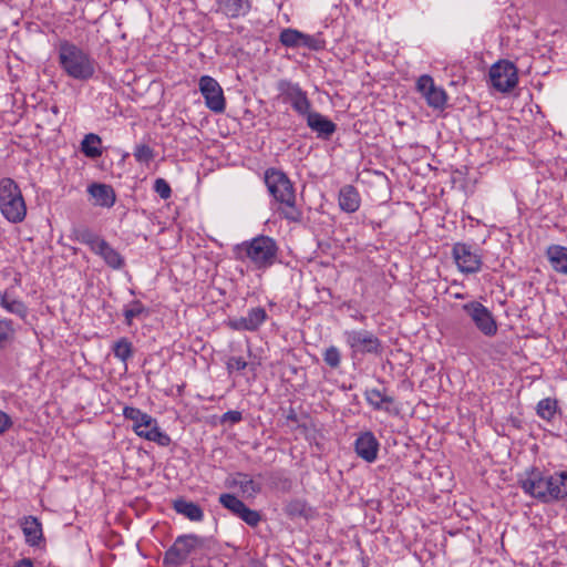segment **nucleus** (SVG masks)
Masks as SVG:
<instances>
[{"label":"nucleus","mask_w":567,"mask_h":567,"mask_svg":"<svg viewBox=\"0 0 567 567\" xmlns=\"http://www.w3.org/2000/svg\"><path fill=\"white\" fill-rule=\"evenodd\" d=\"M123 415L125 419L133 422V431L135 432L136 435L141 434L138 430L142 429V425L147 424V422H151L150 414L134 406H124Z\"/></svg>","instance_id":"c756f323"},{"label":"nucleus","mask_w":567,"mask_h":567,"mask_svg":"<svg viewBox=\"0 0 567 567\" xmlns=\"http://www.w3.org/2000/svg\"><path fill=\"white\" fill-rule=\"evenodd\" d=\"M154 190L162 199H168L172 195V188L164 178H157L154 183Z\"/></svg>","instance_id":"79ce46f5"},{"label":"nucleus","mask_w":567,"mask_h":567,"mask_svg":"<svg viewBox=\"0 0 567 567\" xmlns=\"http://www.w3.org/2000/svg\"><path fill=\"white\" fill-rule=\"evenodd\" d=\"M475 327L486 337H494L498 327L493 313L481 302L471 301L462 306Z\"/></svg>","instance_id":"9b49d317"},{"label":"nucleus","mask_w":567,"mask_h":567,"mask_svg":"<svg viewBox=\"0 0 567 567\" xmlns=\"http://www.w3.org/2000/svg\"><path fill=\"white\" fill-rule=\"evenodd\" d=\"M229 373L233 371H241L247 367V361L241 357H230L226 363Z\"/></svg>","instance_id":"c03bdc74"},{"label":"nucleus","mask_w":567,"mask_h":567,"mask_svg":"<svg viewBox=\"0 0 567 567\" xmlns=\"http://www.w3.org/2000/svg\"><path fill=\"white\" fill-rule=\"evenodd\" d=\"M157 424V420L151 416V422H147V424L142 425V431H152L153 427ZM141 431V429L138 430Z\"/></svg>","instance_id":"09e8293b"},{"label":"nucleus","mask_w":567,"mask_h":567,"mask_svg":"<svg viewBox=\"0 0 567 567\" xmlns=\"http://www.w3.org/2000/svg\"><path fill=\"white\" fill-rule=\"evenodd\" d=\"M87 193L93 198L95 206L111 208L115 204L116 195L111 185L92 183L87 187Z\"/></svg>","instance_id":"a211bd4d"},{"label":"nucleus","mask_w":567,"mask_h":567,"mask_svg":"<svg viewBox=\"0 0 567 567\" xmlns=\"http://www.w3.org/2000/svg\"><path fill=\"white\" fill-rule=\"evenodd\" d=\"M20 526L23 532L25 543L31 547L39 546L43 540L41 522L34 516H25L21 519Z\"/></svg>","instance_id":"6ab92c4d"},{"label":"nucleus","mask_w":567,"mask_h":567,"mask_svg":"<svg viewBox=\"0 0 567 567\" xmlns=\"http://www.w3.org/2000/svg\"><path fill=\"white\" fill-rule=\"evenodd\" d=\"M268 319V315L262 307H256L248 310L247 316L230 319L228 327L236 331H256Z\"/></svg>","instance_id":"4468645a"},{"label":"nucleus","mask_w":567,"mask_h":567,"mask_svg":"<svg viewBox=\"0 0 567 567\" xmlns=\"http://www.w3.org/2000/svg\"><path fill=\"white\" fill-rule=\"evenodd\" d=\"M303 33L296 29H284L280 32L279 41L287 48H300L302 45Z\"/></svg>","instance_id":"c9c22d12"},{"label":"nucleus","mask_w":567,"mask_h":567,"mask_svg":"<svg viewBox=\"0 0 567 567\" xmlns=\"http://www.w3.org/2000/svg\"><path fill=\"white\" fill-rule=\"evenodd\" d=\"M322 355L324 363L330 368L337 369L340 367L341 353L337 347L330 346L329 348L326 349Z\"/></svg>","instance_id":"58836bf2"},{"label":"nucleus","mask_w":567,"mask_h":567,"mask_svg":"<svg viewBox=\"0 0 567 567\" xmlns=\"http://www.w3.org/2000/svg\"><path fill=\"white\" fill-rule=\"evenodd\" d=\"M338 203L342 212L354 213L360 208L361 196L354 186L344 185L339 190Z\"/></svg>","instance_id":"412c9836"},{"label":"nucleus","mask_w":567,"mask_h":567,"mask_svg":"<svg viewBox=\"0 0 567 567\" xmlns=\"http://www.w3.org/2000/svg\"><path fill=\"white\" fill-rule=\"evenodd\" d=\"M243 416L239 411H228L223 414L221 422H230V423H238L241 421Z\"/></svg>","instance_id":"49530a36"},{"label":"nucleus","mask_w":567,"mask_h":567,"mask_svg":"<svg viewBox=\"0 0 567 567\" xmlns=\"http://www.w3.org/2000/svg\"><path fill=\"white\" fill-rule=\"evenodd\" d=\"M416 90L425 99L427 105L435 110H443L447 102V94L434 84L430 75H421L416 81Z\"/></svg>","instance_id":"ddd939ff"},{"label":"nucleus","mask_w":567,"mask_h":567,"mask_svg":"<svg viewBox=\"0 0 567 567\" xmlns=\"http://www.w3.org/2000/svg\"><path fill=\"white\" fill-rule=\"evenodd\" d=\"M58 62L61 70L76 81H89L95 74L96 62L91 53L69 40L59 42Z\"/></svg>","instance_id":"f03ea898"},{"label":"nucleus","mask_w":567,"mask_h":567,"mask_svg":"<svg viewBox=\"0 0 567 567\" xmlns=\"http://www.w3.org/2000/svg\"><path fill=\"white\" fill-rule=\"evenodd\" d=\"M141 434L138 435L140 437H143L147 441H151V442H154L156 443L157 445L159 446H168L172 442L169 435L165 432H163L159 426H158V423L155 425V427L152 429V431H140Z\"/></svg>","instance_id":"f704fd0d"},{"label":"nucleus","mask_w":567,"mask_h":567,"mask_svg":"<svg viewBox=\"0 0 567 567\" xmlns=\"http://www.w3.org/2000/svg\"><path fill=\"white\" fill-rule=\"evenodd\" d=\"M51 111H52L54 114H58V112H59V107H58L56 105H53V106L51 107Z\"/></svg>","instance_id":"3c124183"},{"label":"nucleus","mask_w":567,"mask_h":567,"mask_svg":"<svg viewBox=\"0 0 567 567\" xmlns=\"http://www.w3.org/2000/svg\"><path fill=\"white\" fill-rule=\"evenodd\" d=\"M114 357L126 362L133 354L132 342L127 338H121L113 346Z\"/></svg>","instance_id":"4c0bfd02"},{"label":"nucleus","mask_w":567,"mask_h":567,"mask_svg":"<svg viewBox=\"0 0 567 567\" xmlns=\"http://www.w3.org/2000/svg\"><path fill=\"white\" fill-rule=\"evenodd\" d=\"M203 545L204 539L197 535L178 536L174 544L166 550L163 563L165 566L178 567L183 565L197 548L203 547Z\"/></svg>","instance_id":"39448f33"},{"label":"nucleus","mask_w":567,"mask_h":567,"mask_svg":"<svg viewBox=\"0 0 567 567\" xmlns=\"http://www.w3.org/2000/svg\"><path fill=\"white\" fill-rule=\"evenodd\" d=\"M364 398L374 410H382L389 413L392 412L390 405L394 403V399L393 396L386 395L383 390L367 389L364 391Z\"/></svg>","instance_id":"5701e85b"},{"label":"nucleus","mask_w":567,"mask_h":567,"mask_svg":"<svg viewBox=\"0 0 567 567\" xmlns=\"http://www.w3.org/2000/svg\"><path fill=\"white\" fill-rule=\"evenodd\" d=\"M285 513L291 519L305 518L310 519L315 516V511L305 499L295 498L287 503Z\"/></svg>","instance_id":"a878e982"},{"label":"nucleus","mask_w":567,"mask_h":567,"mask_svg":"<svg viewBox=\"0 0 567 567\" xmlns=\"http://www.w3.org/2000/svg\"><path fill=\"white\" fill-rule=\"evenodd\" d=\"M489 83L501 93H509L518 84V71L516 65L508 60L495 62L488 72Z\"/></svg>","instance_id":"423d86ee"},{"label":"nucleus","mask_w":567,"mask_h":567,"mask_svg":"<svg viewBox=\"0 0 567 567\" xmlns=\"http://www.w3.org/2000/svg\"><path fill=\"white\" fill-rule=\"evenodd\" d=\"M198 84L206 106L215 113H223L226 109V101L219 83L209 75H203Z\"/></svg>","instance_id":"f8f14e48"},{"label":"nucleus","mask_w":567,"mask_h":567,"mask_svg":"<svg viewBox=\"0 0 567 567\" xmlns=\"http://www.w3.org/2000/svg\"><path fill=\"white\" fill-rule=\"evenodd\" d=\"M219 503L235 516H238L246 507V504L241 499L229 493L221 494L219 496Z\"/></svg>","instance_id":"e433bc0d"},{"label":"nucleus","mask_w":567,"mask_h":567,"mask_svg":"<svg viewBox=\"0 0 567 567\" xmlns=\"http://www.w3.org/2000/svg\"><path fill=\"white\" fill-rule=\"evenodd\" d=\"M71 237L74 240L89 246L92 252H94L96 247L100 245V241H103L104 239L95 234L91 228L83 225L73 227Z\"/></svg>","instance_id":"bb28decb"},{"label":"nucleus","mask_w":567,"mask_h":567,"mask_svg":"<svg viewBox=\"0 0 567 567\" xmlns=\"http://www.w3.org/2000/svg\"><path fill=\"white\" fill-rule=\"evenodd\" d=\"M277 90L285 103H289L292 110L300 116H305L312 107L307 92L301 89L298 83L289 80H280Z\"/></svg>","instance_id":"0eeeda50"},{"label":"nucleus","mask_w":567,"mask_h":567,"mask_svg":"<svg viewBox=\"0 0 567 567\" xmlns=\"http://www.w3.org/2000/svg\"><path fill=\"white\" fill-rule=\"evenodd\" d=\"M235 258L238 260H250L258 269L271 267L278 254V246L269 236H257L250 240L243 241L234 248Z\"/></svg>","instance_id":"7ed1b4c3"},{"label":"nucleus","mask_w":567,"mask_h":567,"mask_svg":"<svg viewBox=\"0 0 567 567\" xmlns=\"http://www.w3.org/2000/svg\"><path fill=\"white\" fill-rule=\"evenodd\" d=\"M13 425L12 419L0 410V435L4 434Z\"/></svg>","instance_id":"a18cd8bd"},{"label":"nucleus","mask_w":567,"mask_h":567,"mask_svg":"<svg viewBox=\"0 0 567 567\" xmlns=\"http://www.w3.org/2000/svg\"><path fill=\"white\" fill-rule=\"evenodd\" d=\"M226 486L229 488H238L243 496L255 498L261 492V484L252 480V477L243 472L231 474L226 480Z\"/></svg>","instance_id":"dca6fc26"},{"label":"nucleus","mask_w":567,"mask_h":567,"mask_svg":"<svg viewBox=\"0 0 567 567\" xmlns=\"http://www.w3.org/2000/svg\"><path fill=\"white\" fill-rule=\"evenodd\" d=\"M346 343L352 350V353L381 354L382 344L380 339L368 330H348L343 333Z\"/></svg>","instance_id":"6e6552de"},{"label":"nucleus","mask_w":567,"mask_h":567,"mask_svg":"<svg viewBox=\"0 0 567 567\" xmlns=\"http://www.w3.org/2000/svg\"><path fill=\"white\" fill-rule=\"evenodd\" d=\"M173 507L178 514L184 515L193 522H200L204 517L200 506L184 498L174 501Z\"/></svg>","instance_id":"cd10ccee"},{"label":"nucleus","mask_w":567,"mask_h":567,"mask_svg":"<svg viewBox=\"0 0 567 567\" xmlns=\"http://www.w3.org/2000/svg\"><path fill=\"white\" fill-rule=\"evenodd\" d=\"M288 419L292 421L297 420L296 414L293 412H291V414L288 415Z\"/></svg>","instance_id":"8fccbe9b"},{"label":"nucleus","mask_w":567,"mask_h":567,"mask_svg":"<svg viewBox=\"0 0 567 567\" xmlns=\"http://www.w3.org/2000/svg\"><path fill=\"white\" fill-rule=\"evenodd\" d=\"M557 410V400L551 398H545L540 400L536 408L537 415L546 421L553 420Z\"/></svg>","instance_id":"473e14b6"},{"label":"nucleus","mask_w":567,"mask_h":567,"mask_svg":"<svg viewBox=\"0 0 567 567\" xmlns=\"http://www.w3.org/2000/svg\"><path fill=\"white\" fill-rule=\"evenodd\" d=\"M216 2L218 11L230 19L245 17L251 8L250 0H216Z\"/></svg>","instance_id":"aec40b11"},{"label":"nucleus","mask_w":567,"mask_h":567,"mask_svg":"<svg viewBox=\"0 0 567 567\" xmlns=\"http://www.w3.org/2000/svg\"><path fill=\"white\" fill-rule=\"evenodd\" d=\"M16 332L17 330L11 319H0V350L4 349L9 343H11L14 340Z\"/></svg>","instance_id":"72a5a7b5"},{"label":"nucleus","mask_w":567,"mask_h":567,"mask_svg":"<svg viewBox=\"0 0 567 567\" xmlns=\"http://www.w3.org/2000/svg\"><path fill=\"white\" fill-rule=\"evenodd\" d=\"M0 306L7 312L12 313L19 317L22 320H25L29 313L27 305L17 298H13L8 290L0 295Z\"/></svg>","instance_id":"393cba45"},{"label":"nucleus","mask_w":567,"mask_h":567,"mask_svg":"<svg viewBox=\"0 0 567 567\" xmlns=\"http://www.w3.org/2000/svg\"><path fill=\"white\" fill-rule=\"evenodd\" d=\"M265 183L276 203L292 199L296 196L293 185L286 173L277 168L265 172Z\"/></svg>","instance_id":"1a4fd4ad"},{"label":"nucleus","mask_w":567,"mask_h":567,"mask_svg":"<svg viewBox=\"0 0 567 567\" xmlns=\"http://www.w3.org/2000/svg\"><path fill=\"white\" fill-rule=\"evenodd\" d=\"M303 117L306 118L308 127L316 133L319 138L329 140L337 131L336 123L319 112L310 110Z\"/></svg>","instance_id":"f3484780"},{"label":"nucleus","mask_w":567,"mask_h":567,"mask_svg":"<svg viewBox=\"0 0 567 567\" xmlns=\"http://www.w3.org/2000/svg\"><path fill=\"white\" fill-rule=\"evenodd\" d=\"M237 517L244 520L250 527H256L261 522V514L258 511L249 508L248 506H246Z\"/></svg>","instance_id":"a19ab883"},{"label":"nucleus","mask_w":567,"mask_h":567,"mask_svg":"<svg viewBox=\"0 0 567 567\" xmlns=\"http://www.w3.org/2000/svg\"><path fill=\"white\" fill-rule=\"evenodd\" d=\"M303 48H308L310 50H321L324 47V41L318 37L309 35L303 33L302 45Z\"/></svg>","instance_id":"37998d69"},{"label":"nucleus","mask_w":567,"mask_h":567,"mask_svg":"<svg viewBox=\"0 0 567 567\" xmlns=\"http://www.w3.org/2000/svg\"><path fill=\"white\" fill-rule=\"evenodd\" d=\"M452 256L463 274H476L481 271L483 260L478 248L466 243H455L452 248Z\"/></svg>","instance_id":"9d476101"},{"label":"nucleus","mask_w":567,"mask_h":567,"mask_svg":"<svg viewBox=\"0 0 567 567\" xmlns=\"http://www.w3.org/2000/svg\"><path fill=\"white\" fill-rule=\"evenodd\" d=\"M0 212L12 224L24 220L27 205L19 185L10 177L0 179Z\"/></svg>","instance_id":"20e7f679"},{"label":"nucleus","mask_w":567,"mask_h":567,"mask_svg":"<svg viewBox=\"0 0 567 567\" xmlns=\"http://www.w3.org/2000/svg\"><path fill=\"white\" fill-rule=\"evenodd\" d=\"M94 254L100 256L104 262L113 269H121L125 265L123 256L117 250H115L105 239L100 241V245L94 250Z\"/></svg>","instance_id":"4be33fe9"},{"label":"nucleus","mask_w":567,"mask_h":567,"mask_svg":"<svg viewBox=\"0 0 567 567\" xmlns=\"http://www.w3.org/2000/svg\"><path fill=\"white\" fill-rule=\"evenodd\" d=\"M133 155L138 163L148 164L154 158V151L146 144L135 146Z\"/></svg>","instance_id":"ea45409f"},{"label":"nucleus","mask_w":567,"mask_h":567,"mask_svg":"<svg viewBox=\"0 0 567 567\" xmlns=\"http://www.w3.org/2000/svg\"><path fill=\"white\" fill-rule=\"evenodd\" d=\"M546 256L556 272L567 275V247L551 245L547 248Z\"/></svg>","instance_id":"b1692460"},{"label":"nucleus","mask_w":567,"mask_h":567,"mask_svg":"<svg viewBox=\"0 0 567 567\" xmlns=\"http://www.w3.org/2000/svg\"><path fill=\"white\" fill-rule=\"evenodd\" d=\"M148 313V309L136 299L127 303L123 310V316L127 326H132L135 318L147 317Z\"/></svg>","instance_id":"2f4dec72"},{"label":"nucleus","mask_w":567,"mask_h":567,"mask_svg":"<svg viewBox=\"0 0 567 567\" xmlns=\"http://www.w3.org/2000/svg\"><path fill=\"white\" fill-rule=\"evenodd\" d=\"M12 567H34L31 558H22L13 564Z\"/></svg>","instance_id":"de8ad7c7"},{"label":"nucleus","mask_w":567,"mask_h":567,"mask_svg":"<svg viewBox=\"0 0 567 567\" xmlns=\"http://www.w3.org/2000/svg\"><path fill=\"white\" fill-rule=\"evenodd\" d=\"M277 212L290 223H301L302 220V212L296 206V196L279 203Z\"/></svg>","instance_id":"7c9ffc66"},{"label":"nucleus","mask_w":567,"mask_h":567,"mask_svg":"<svg viewBox=\"0 0 567 567\" xmlns=\"http://www.w3.org/2000/svg\"><path fill=\"white\" fill-rule=\"evenodd\" d=\"M101 144L102 140L99 135L89 133L81 143V151L89 158H97L102 155Z\"/></svg>","instance_id":"c85d7f7f"},{"label":"nucleus","mask_w":567,"mask_h":567,"mask_svg":"<svg viewBox=\"0 0 567 567\" xmlns=\"http://www.w3.org/2000/svg\"><path fill=\"white\" fill-rule=\"evenodd\" d=\"M380 443L371 431L359 434L354 442V451L359 457L368 463H373L378 458Z\"/></svg>","instance_id":"2eb2a0df"},{"label":"nucleus","mask_w":567,"mask_h":567,"mask_svg":"<svg viewBox=\"0 0 567 567\" xmlns=\"http://www.w3.org/2000/svg\"><path fill=\"white\" fill-rule=\"evenodd\" d=\"M519 484L525 494L545 504L567 498V471L547 474L532 467L519 478Z\"/></svg>","instance_id":"f257e3e1"}]
</instances>
